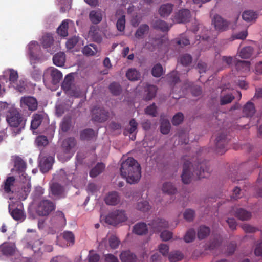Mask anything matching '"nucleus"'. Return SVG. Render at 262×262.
<instances>
[{
	"instance_id": "41",
	"label": "nucleus",
	"mask_w": 262,
	"mask_h": 262,
	"mask_svg": "<svg viewBox=\"0 0 262 262\" xmlns=\"http://www.w3.org/2000/svg\"><path fill=\"white\" fill-rule=\"evenodd\" d=\"M105 165L102 163H99L92 169L90 172V176L92 178H95L100 174L104 169Z\"/></svg>"
},
{
	"instance_id": "44",
	"label": "nucleus",
	"mask_w": 262,
	"mask_h": 262,
	"mask_svg": "<svg viewBox=\"0 0 262 262\" xmlns=\"http://www.w3.org/2000/svg\"><path fill=\"white\" fill-rule=\"evenodd\" d=\"M162 191L164 193L171 195L176 193L177 189L171 183L166 182L163 184Z\"/></svg>"
},
{
	"instance_id": "28",
	"label": "nucleus",
	"mask_w": 262,
	"mask_h": 262,
	"mask_svg": "<svg viewBox=\"0 0 262 262\" xmlns=\"http://www.w3.org/2000/svg\"><path fill=\"white\" fill-rule=\"evenodd\" d=\"M120 257L122 262H135L137 260L136 255L130 251L122 252Z\"/></svg>"
},
{
	"instance_id": "61",
	"label": "nucleus",
	"mask_w": 262,
	"mask_h": 262,
	"mask_svg": "<svg viewBox=\"0 0 262 262\" xmlns=\"http://www.w3.org/2000/svg\"><path fill=\"white\" fill-rule=\"evenodd\" d=\"M184 120V115L181 113L179 112L174 115L172 119V123L173 125H178L180 124Z\"/></svg>"
},
{
	"instance_id": "23",
	"label": "nucleus",
	"mask_w": 262,
	"mask_h": 262,
	"mask_svg": "<svg viewBox=\"0 0 262 262\" xmlns=\"http://www.w3.org/2000/svg\"><path fill=\"white\" fill-rule=\"evenodd\" d=\"M120 202V197L116 191L110 192L105 198V202L109 205H116Z\"/></svg>"
},
{
	"instance_id": "30",
	"label": "nucleus",
	"mask_w": 262,
	"mask_h": 262,
	"mask_svg": "<svg viewBox=\"0 0 262 262\" xmlns=\"http://www.w3.org/2000/svg\"><path fill=\"white\" fill-rule=\"evenodd\" d=\"M254 104L251 101H248L243 107V112L246 117H251L255 113Z\"/></svg>"
},
{
	"instance_id": "9",
	"label": "nucleus",
	"mask_w": 262,
	"mask_h": 262,
	"mask_svg": "<svg viewBox=\"0 0 262 262\" xmlns=\"http://www.w3.org/2000/svg\"><path fill=\"white\" fill-rule=\"evenodd\" d=\"M228 142L226 134L223 132L219 133L215 139L216 152L220 155L224 154L227 150L226 146Z\"/></svg>"
},
{
	"instance_id": "34",
	"label": "nucleus",
	"mask_w": 262,
	"mask_h": 262,
	"mask_svg": "<svg viewBox=\"0 0 262 262\" xmlns=\"http://www.w3.org/2000/svg\"><path fill=\"white\" fill-rule=\"evenodd\" d=\"M82 53L87 56H94L98 51L97 47L95 44H89L82 49Z\"/></svg>"
},
{
	"instance_id": "47",
	"label": "nucleus",
	"mask_w": 262,
	"mask_h": 262,
	"mask_svg": "<svg viewBox=\"0 0 262 262\" xmlns=\"http://www.w3.org/2000/svg\"><path fill=\"white\" fill-rule=\"evenodd\" d=\"M5 73L9 74V81L11 84H16L18 78V74L17 71L12 69L7 70Z\"/></svg>"
},
{
	"instance_id": "49",
	"label": "nucleus",
	"mask_w": 262,
	"mask_h": 262,
	"mask_svg": "<svg viewBox=\"0 0 262 262\" xmlns=\"http://www.w3.org/2000/svg\"><path fill=\"white\" fill-rule=\"evenodd\" d=\"M257 16V13L251 10L245 11L242 14L243 19L248 22L255 20Z\"/></svg>"
},
{
	"instance_id": "48",
	"label": "nucleus",
	"mask_w": 262,
	"mask_h": 262,
	"mask_svg": "<svg viewBox=\"0 0 262 262\" xmlns=\"http://www.w3.org/2000/svg\"><path fill=\"white\" fill-rule=\"evenodd\" d=\"M129 125L130 127L128 130V132L131 134V136H130V139L134 141L136 139V134L138 124L135 119L133 118L130 120Z\"/></svg>"
},
{
	"instance_id": "11",
	"label": "nucleus",
	"mask_w": 262,
	"mask_h": 262,
	"mask_svg": "<svg viewBox=\"0 0 262 262\" xmlns=\"http://www.w3.org/2000/svg\"><path fill=\"white\" fill-rule=\"evenodd\" d=\"M55 209L54 203L49 200L41 201L38 207L37 213L40 216L49 215Z\"/></svg>"
},
{
	"instance_id": "37",
	"label": "nucleus",
	"mask_w": 262,
	"mask_h": 262,
	"mask_svg": "<svg viewBox=\"0 0 262 262\" xmlns=\"http://www.w3.org/2000/svg\"><path fill=\"white\" fill-rule=\"evenodd\" d=\"M68 20H64L57 29V33L62 37H66L68 35Z\"/></svg>"
},
{
	"instance_id": "2",
	"label": "nucleus",
	"mask_w": 262,
	"mask_h": 262,
	"mask_svg": "<svg viewBox=\"0 0 262 262\" xmlns=\"http://www.w3.org/2000/svg\"><path fill=\"white\" fill-rule=\"evenodd\" d=\"M31 187L30 182H28L19 190L15 178L14 176H8L1 185L0 191L9 196L17 194L20 199L24 200L30 193Z\"/></svg>"
},
{
	"instance_id": "64",
	"label": "nucleus",
	"mask_w": 262,
	"mask_h": 262,
	"mask_svg": "<svg viewBox=\"0 0 262 262\" xmlns=\"http://www.w3.org/2000/svg\"><path fill=\"white\" fill-rule=\"evenodd\" d=\"M79 41V37L76 36L70 38L66 42V47L68 49H73Z\"/></svg>"
},
{
	"instance_id": "20",
	"label": "nucleus",
	"mask_w": 262,
	"mask_h": 262,
	"mask_svg": "<svg viewBox=\"0 0 262 262\" xmlns=\"http://www.w3.org/2000/svg\"><path fill=\"white\" fill-rule=\"evenodd\" d=\"M33 237L34 240L28 239V247L31 248L35 252L39 251L42 245V242L38 239H36L38 237L36 233L33 234Z\"/></svg>"
},
{
	"instance_id": "57",
	"label": "nucleus",
	"mask_w": 262,
	"mask_h": 262,
	"mask_svg": "<svg viewBox=\"0 0 262 262\" xmlns=\"http://www.w3.org/2000/svg\"><path fill=\"white\" fill-rule=\"evenodd\" d=\"M120 242L119 239L114 235H111L108 238L110 247L113 249L117 248L120 244Z\"/></svg>"
},
{
	"instance_id": "29",
	"label": "nucleus",
	"mask_w": 262,
	"mask_h": 262,
	"mask_svg": "<svg viewBox=\"0 0 262 262\" xmlns=\"http://www.w3.org/2000/svg\"><path fill=\"white\" fill-rule=\"evenodd\" d=\"M148 231L147 225L145 223L140 222L136 224L133 228V231L134 233L142 235L145 234Z\"/></svg>"
},
{
	"instance_id": "51",
	"label": "nucleus",
	"mask_w": 262,
	"mask_h": 262,
	"mask_svg": "<svg viewBox=\"0 0 262 262\" xmlns=\"http://www.w3.org/2000/svg\"><path fill=\"white\" fill-rule=\"evenodd\" d=\"M53 220L58 221V225L60 227L64 226L66 224V219L64 213L62 211L57 212L55 216L53 217Z\"/></svg>"
},
{
	"instance_id": "58",
	"label": "nucleus",
	"mask_w": 262,
	"mask_h": 262,
	"mask_svg": "<svg viewBox=\"0 0 262 262\" xmlns=\"http://www.w3.org/2000/svg\"><path fill=\"white\" fill-rule=\"evenodd\" d=\"M137 209L142 212H146L149 210L150 205L146 201H141L138 203Z\"/></svg>"
},
{
	"instance_id": "1",
	"label": "nucleus",
	"mask_w": 262,
	"mask_h": 262,
	"mask_svg": "<svg viewBox=\"0 0 262 262\" xmlns=\"http://www.w3.org/2000/svg\"><path fill=\"white\" fill-rule=\"evenodd\" d=\"M141 170L140 165L131 157L123 161L120 168L121 176L129 184H135L139 181L141 177Z\"/></svg>"
},
{
	"instance_id": "10",
	"label": "nucleus",
	"mask_w": 262,
	"mask_h": 262,
	"mask_svg": "<svg viewBox=\"0 0 262 262\" xmlns=\"http://www.w3.org/2000/svg\"><path fill=\"white\" fill-rule=\"evenodd\" d=\"M92 119L98 122L106 121L109 117V112L102 107H94L91 111Z\"/></svg>"
},
{
	"instance_id": "50",
	"label": "nucleus",
	"mask_w": 262,
	"mask_h": 262,
	"mask_svg": "<svg viewBox=\"0 0 262 262\" xmlns=\"http://www.w3.org/2000/svg\"><path fill=\"white\" fill-rule=\"evenodd\" d=\"M183 258V254L178 251L171 252L168 255V259L170 262H177L182 260Z\"/></svg>"
},
{
	"instance_id": "40",
	"label": "nucleus",
	"mask_w": 262,
	"mask_h": 262,
	"mask_svg": "<svg viewBox=\"0 0 262 262\" xmlns=\"http://www.w3.org/2000/svg\"><path fill=\"white\" fill-rule=\"evenodd\" d=\"M210 233V229L208 227L202 225L198 230V237L199 239H203L207 237Z\"/></svg>"
},
{
	"instance_id": "59",
	"label": "nucleus",
	"mask_w": 262,
	"mask_h": 262,
	"mask_svg": "<svg viewBox=\"0 0 262 262\" xmlns=\"http://www.w3.org/2000/svg\"><path fill=\"white\" fill-rule=\"evenodd\" d=\"M180 61L184 66H187L191 63L192 57L188 54H185L180 57Z\"/></svg>"
},
{
	"instance_id": "17",
	"label": "nucleus",
	"mask_w": 262,
	"mask_h": 262,
	"mask_svg": "<svg viewBox=\"0 0 262 262\" xmlns=\"http://www.w3.org/2000/svg\"><path fill=\"white\" fill-rule=\"evenodd\" d=\"M8 208L9 212L14 220L16 221H24L25 219L26 215L21 206L20 208L16 207L12 209L11 205L9 204Z\"/></svg>"
},
{
	"instance_id": "7",
	"label": "nucleus",
	"mask_w": 262,
	"mask_h": 262,
	"mask_svg": "<svg viewBox=\"0 0 262 262\" xmlns=\"http://www.w3.org/2000/svg\"><path fill=\"white\" fill-rule=\"evenodd\" d=\"M126 216L123 210H116L110 212L105 217V222L110 225H116L126 220Z\"/></svg>"
},
{
	"instance_id": "60",
	"label": "nucleus",
	"mask_w": 262,
	"mask_h": 262,
	"mask_svg": "<svg viewBox=\"0 0 262 262\" xmlns=\"http://www.w3.org/2000/svg\"><path fill=\"white\" fill-rule=\"evenodd\" d=\"M167 78L171 84H175L180 81L178 73L173 71L167 75Z\"/></svg>"
},
{
	"instance_id": "18",
	"label": "nucleus",
	"mask_w": 262,
	"mask_h": 262,
	"mask_svg": "<svg viewBox=\"0 0 262 262\" xmlns=\"http://www.w3.org/2000/svg\"><path fill=\"white\" fill-rule=\"evenodd\" d=\"M46 74H49L52 78V82L53 84L58 83L62 77L61 72L57 69L52 68L46 71Z\"/></svg>"
},
{
	"instance_id": "15",
	"label": "nucleus",
	"mask_w": 262,
	"mask_h": 262,
	"mask_svg": "<svg viewBox=\"0 0 262 262\" xmlns=\"http://www.w3.org/2000/svg\"><path fill=\"white\" fill-rule=\"evenodd\" d=\"M212 24L214 25L215 30L220 32L226 31L229 26V23L219 15L214 16Z\"/></svg>"
},
{
	"instance_id": "32",
	"label": "nucleus",
	"mask_w": 262,
	"mask_h": 262,
	"mask_svg": "<svg viewBox=\"0 0 262 262\" xmlns=\"http://www.w3.org/2000/svg\"><path fill=\"white\" fill-rule=\"evenodd\" d=\"M149 31V27L147 24H142L136 30L135 36L138 39L143 38L144 35L147 34Z\"/></svg>"
},
{
	"instance_id": "12",
	"label": "nucleus",
	"mask_w": 262,
	"mask_h": 262,
	"mask_svg": "<svg viewBox=\"0 0 262 262\" xmlns=\"http://www.w3.org/2000/svg\"><path fill=\"white\" fill-rule=\"evenodd\" d=\"M74 78L71 74L67 75L62 83L61 87L66 93H69L71 95L77 97L78 93L74 91L73 84Z\"/></svg>"
},
{
	"instance_id": "45",
	"label": "nucleus",
	"mask_w": 262,
	"mask_h": 262,
	"mask_svg": "<svg viewBox=\"0 0 262 262\" xmlns=\"http://www.w3.org/2000/svg\"><path fill=\"white\" fill-rule=\"evenodd\" d=\"M108 88L111 93L114 96L119 95L122 92V88L120 84L116 82L111 83Z\"/></svg>"
},
{
	"instance_id": "6",
	"label": "nucleus",
	"mask_w": 262,
	"mask_h": 262,
	"mask_svg": "<svg viewBox=\"0 0 262 262\" xmlns=\"http://www.w3.org/2000/svg\"><path fill=\"white\" fill-rule=\"evenodd\" d=\"M26 163L20 157H16L14 159V168L12 172H15L19 176L20 181L24 183L30 182V178L26 173Z\"/></svg>"
},
{
	"instance_id": "33",
	"label": "nucleus",
	"mask_w": 262,
	"mask_h": 262,
	"mask_svg": "<svg viewBox=\"0 0 262 262\" xmlns=\"http://www.w3.org/2000/svg\"><path fill=\"white\" fill-rule=\"evenodd\" d=\"M80 136L82 140H91L95 137V133L93 129H85L80 132Z\"/></svg>"
},
{
	"instance_id": "43",
	"label": "nucleus",
	"mask_w": 262,
	"mask_h": 262,
	"mask_svg": "<svg viewBox=\"0 0 262 262\" xmlns=\"http://www.w3.org/2000/svg\"><path fill=\"white\" fill-rule=\"evenodd\" d=\"M51 190L52 194L57 196H61L64 192L63 187L57 183H53Z\"/></svg>"
},
{
	"instance_id": "63",
	"label": "nucleus",
	"mask_w": 262,
	"mask_h": 262,
	"mask_svg": "<svg viewBox=\"0 0 262 262\" xmlns=\"http://www.w3.org/2000/svg\"><path fill=\"white\" fill-rule=\"evenodd\" d=\"M117 30L119 31H123L125 27V15H122L117 20L116 23Z\"/></svg>"
},
{
	"instance_id": "3",
	"label": "nucleus",
	"mask_w": 262,
	"mask_h": 262,
	"mask_svg": "<svg viewBox=\"0 0 262 262\" xmlns=\"http://www.w3.org/2000/svg\"><path fill=\"white\" fill-rule=\"evenodd\" d=\"M191 163L187 161L183 165V172L181 175L182 182L184 184H189L191 181L192 177H196L198 179L207 178L210 174V169L208 163L206 161H202L196 165V169L193 168L191 171L190 167Z\"/></svg>"
},
{
	"instance_id": "31",
	"label": "nucleus",
	"mask_w": 262,
	"mask_h": 262,
	"mask_svg": "<svg viewBox=\"0 0 262 262\" xmlns=\"http://www.w3.org/2000/svg\"><path fill=\"white\" fill-rule=\"evenodd\" d=\"M250 62L247 61L238 60L235 63V68L238 71L246 73L250 70Z\"/></svg>"
},
{
	"instance_id": "21",
	"label": "nucleus",
	"mask_w": 262,
	"mask_h": 262,
	"mask_svg": "<svg viewBox=\"0 0 262 262\" xmlns=\"http://www.w3.org/2000/svg\"><path fill=\"white\" fill-rule=\"evenodd\" d=\"M232 211L234 212L236 217L242 221L248 220L251 217V212L241 208H236V210L233 209Z\"/></svg>"
},
{
	"instance_id": "27",
	"label": "nucleus",
	"mask_w": 262,
	"mask_h": 262,
	"mask_svg": "<svg viewBox=\"0 0 262 262\" xmlns=\"http://www.w3.org/2000/svg\"><path fill=\"white\" fill-rule=\"evenodd\" d=\"M222 242V238L220 235H216L213 239L205 247L206 250H213L217 248Z\"/></svg>"
},
{
	"instance_id": "38",
	"label": "nucleus",
	"mask_w": 262,
	"mask_h": 262,
	"mask_svg": "<svg viewBox=\"0 0 262 262\" xmlns=\"http://www.w3.org/2000/svg\"><path fill=\"white\" fill-rule=\"evenodd\" d=\"M157 91V88L154 85L148 84L145 89V92H147L146 95L145 99L146 100H150L156 96Z\"/></svg>"
},
{
	"instance_id": "25",
	"label": "nucleus",
	"mask_w": 262,
	"mask_h": 262,
	"mask_svg": "<svg viewBox=\"0 0 262 262\" xmlns=\"http://www.w3.org/2000/svg\"><path fill=\"white\" fill-rule=\"evenodd\" d=\"M89 19L93 24H98L102 19V14L100 10H92L89 13Z\"/></svg>"
},
{
	"instance_id": "14",
	"label": "nucleus",
	"mask_w": 262,
	"mask_h": 262,
	"mask_svg": "<svg viewBox=\"0 0 262 262\" xmlns=\"http://www.w3.org/2000/svg\"><path fill=\"white\" fill-rule=\"evenodd\" d=\"M54 162L53 156H45L40 158L39 161V167L40 171L43 173L48 172L52 167Z\"/></svg>"
},
{
	"instance_id": "53",
	"label": "nucleus",
	"mask_w": 262,
	"mask_h": 262,
	"mask_svg": "<svg viewBox=\"0 0 262 262\" xmlns=\"http://www.w3.org/2000/svg\"><path fill=\"white\" fill-rule=\"evenodd\" d=\"M173 42L181 47L190 44L189 39L184 34L181 35L179 38L173 40Z\"/></svg>"
},
{
	"instance_id": "5",
	"label": "nucleus",
	"mask_w": 262,
	"mask_h": 262,
	"mask_svg": "<svg viewBox=\"0 0 262 262\" xmlns=\"http://www.w3.org/2000/svg\"><path fill=\"white\" fill-rule=\"evenodd\" d=\"M6 120L10 126L20 128H24L26 121V119L16 108L9 110L7 115Z\"/></svg>"
},
{
	"instance_id": "56",
	"label": "nucleus",
	"mask_w": 262,
	"mask_h": 262,
	"mask_svg": "<svg viewBox=\"0 0 262 262\" xmlns=\"http://www.w3.org/2000/svg\"><path fill=\"white\" fill-rule=\"evenodd\" d=\"M151 73L154 77H160L163 74V69L162 66L160 63L156 64L152 68Z\"/></svg>"
},
{
	"instance_id": "52",
	"label": "nucleus",
	"mask_w": 262,
	"mask_h": 262,
	"mask_svg": "<svg viewBox=\"0 0 262 262\" xmlns=\"http://www.w3.org/2000/svg\"><path fill=\"white\" fill-rule=\"evenodd\" d=\"M253 52V48L251 47L248 46L243 48L239 53V56L242 58L247 59L251 57Z\"/></svg>"
},
{
	"instance_id": "42",
	"label": "nucleus",
	"mask_w": 262,
	"mask_h": 262,
	"mask_svg": "<svg viewBox=\"0 0 262 262\" xmlns=\"http://www.w3.org/2000/svg\"><path fill=\"white\" fill-rule=\"evenodd\" d=\"M160 131L163 134H168L170 130L171 125L168 120L160 118Z\"/></svg>"
},
{
	"instance_id": "22",
	"label": "nucleus",
	"mask_w": 262,
	"mask_h": 262,
	"mask_svg": "<svg viewBox=\"0 0 262 262\" xmlns=\"http://www.w3.org/2000/svg\"><path fill=\"white\" fill-rule=\"evenodd\" d=\"M40 49L39 45L37 41H31L29 46L28 49L31 60L38 59L37 53Z\"/></svg>"
},
{
	"instance_id": "13",
	"label": "nucleus",
	"mask_w": 262,
	"mask_h": 262,
	"mask_svg": "<svg viewBox=\"0 0 262 262\" xmlns=\"http://www.w3.org/2000/svg\"><path fill=\"white\" fill-rule=\"evenodd\" d=\"M148 225L152 232H159L163 229L168 227V222L165 220L161 219L154 220L152 222L148 223Z\"/></svg>"
},
{
	"instance_id": "8",
	"label": "nucleus",
	"mask_w": 262,
	"mask_h": 262,
	"mask_svg": "<svg viewBox=\"0 0 262 262\" xmlns=\"http://www.w3.org/2000/svg\"><path fill=\"white\" fill-rule=\"evenodd\" d=\"M20 107L24 110L33 112L38 108V101L33 96H24L20 100Z\"/></svg>"
},
{
	"instance_id": "36",
	"label": "nucleus",
	"mask_w": 262,
	"mask_h": 262,
	"mask_svg": "<svg viewBox=\"0 0 262 262\" xmlns=\"http://www.w3.org/2000/svg\"><path fill=\"white\" fill-rule=\"evenodd\" d=\"M66 60V56L63 52H59L56 54L53 57V61L54 64L58 67L64 65Z\"/></svg>"
},
{
	"instance_id": "55",
	"label": "nucleus",
	"mask_w": 262,
	"mask_h": 262,
	"mask_svg": "<svg viewBox=\"0 0 262 262\" xmlns=\"http://www.w3.org/2000/svg\"><path fill=\"white\" fill-rule=\"evenodd\" d=\"M35 143L38 147H45L49 143L47 137L43 135H40L36 137Z\"/></svg>"
},
{
	"instance_id": "35",
	"label": "nucleus",
	"mask_w": 262,
	"mask_h": 262,
	"mask_svg": "<svg viewBox=\"0 0 262 262\" xmlns=\"http://www.w3.org/2000/svg\"><path fill=\"white\" fill-rule=\"evenodd\" d=\"M41 42L42 46L44 48H48L53 43V36L51 34L47 33L42 36Z\"/></svg>"
},
{
	"instance_id": "26",
	"label": "nucleus",
	"mask_w": 262,
	"mask_h": 262,
	"mask_svg": "<svg viewBox=\"0 0 262 262\" xmlns=\"http://www.w3.org/2000/svg\"><path fill=\"white\" fill-rule=\"evenodd\" d=\"M173 8V5L169 3L163 4L161 6L159 13L161 16L164 17L168 16L172 12Z\"/></svg>"
},
{
	"instance_id": "39",
	"label": "nucleus",
	"mask_w": 262,
	"mask_h": 262,
	"mask_svg": "<svg viewBox=\"0 0 262 262\" xmlns=\"http://www.w3.org/2000/svg\"><path fill=\"white\" fill-rule=\"evenodd\" d=\"M153 27L155 29L160 30L162 32H167L170 29V27L166 22L160 19L155 21Z\"/></svg>"
},
{
	"instance_id": "54",
	"label": "nucleus",
	"mask_w": 262,
	"mask_h": 262,
	"mask_svg": "<svg viewBox=\"0 0 262 262\" xmlns=\"http://www.w3.org/2000/svg\"><path fill=\"white\" fill-rule=\"evenodd\" d=\"M195 235L196 232L194 229H190L186 232L184 240L187 243L192 242L195 238Z\"/></svg>"
},
{
	"instance_id": "16",
	"label": "nucleus",
	"mask_w": 262,
	"mask_h": 262,
	"mask_svg": "<svg viewBox=\"0 0 262 262\" xmlns=\"http://www.w3.org/2000/svg\"><path fill=\"white\" fill-rule=\"evenodd\" d=\"M191 17L190 12L188 9H182L176 13L174 20L177 23H185L189 21Z\"/></svg>"
},
{
	"instance_id": "46",
	"label": "nucleus",
	"mask_w": 262,
	"mask_h": 262,
	"mask_svg": "<svg viewBox=\"0 0 262 262\" xmlns=\"http://www.w3.org/2000/svg\"><path fill=\"white\" fill-rule=\"evenodd\" d=\"M126 76L129 80L136 81L140 78V74L135 69H129L126 72Z\"/></svg>"
},
{
	"instance_id": "62",
	"label": "nucleus",
	"mask_w": 262,
	"mask_h": 262,
	"mask_svg": "<svg viewBox=\"0 0 262 262\" xmlns=\"http://www.w3.org/2000/svg\"><path fill=\"white\" fill-rule=\"evenodd\" d=\"M234 99V96L232 94H228L220 98V104L222 105L231 103Z\"/></svg>"
},
{
	"instance_id": "4",
	"label": "nucleus",
	"mask_w": 262,
	"mask_h": 262,
	"mask_svg": "<svg viewBox=\"0 0 262 262\" xmlns=\"http://www.w3.org/2000/svg\"><path fill=\"white\" fill-rule=\"evenodd\" d=\"M76 141L73 137H69L63 141L62 151L58 155V159L62 162L69 160L75 152V146Z\"/></svg>"
},
{
	"instance_id": "24",
	"label": "nucleus",
	"mask_w": 262,
	"mask_h": 262,
	"mask_svg": "<svg viewBox=\"0 0 262 262\" xmlns=\"http://www.w3.org/2000/svg\"><path fill=\"white\" fill-rule=\"evenodd\" d=\"M43 119V115L42 114L35 113L32 115L31 122L30 128L34 130L38 128L41 125Z\"/></svg>"
},
{
	"instance_id": "19",
	"label": "nucleus",
	"mask_w": 262,
	"mask_h": 262,
	"mask_svg": "<svg viewBox=\"0 0 262 262\" xmlns=\"http://www.w3.org/2000/svg\"><path fill=\"white\" fill-rule=\"evenodd\" d=\"M73 177L74 176L72 173H67L64 170L61 169L57 172L55 178L65 184H67L72 181Z\"/></svg>"
}]
</instances>
